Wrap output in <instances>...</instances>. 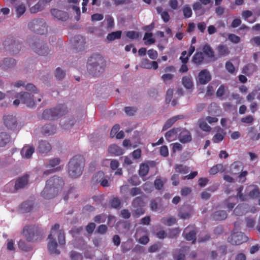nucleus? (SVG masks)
I'll use <instances>...</instances> for the list:
<instances>
[{
    "label": "nucleus",
    "mask_w": 260,
    "mask_h": 260,
    "mask_svg": "<svg viewBox=\"0 0 260 260\" xmlns=\"http://www.w3.org/2000/svg\"><path fill=\"white\" fill-rule=\"evenodd\" d=\"M174 77V75L171 74H165L161 76V78L165 84L169 83Z\"/></svg>",
    "instance_id": "52"
},
{
    "label": "nucleus",
    "mask_w": 260,
    "mask_h": 260,
    "mask_svg": "<svg viewBox=\"0 0 260 260\" xmlns=\"http://www.w3.org/2000/svg\"><path fill=\"white\" fill-rule=\"evenodd\" d=\"M35 152V147L32 145H25L21 150V155L23 158H30Z\"/></svg>",
    "instance_id": "12"
},
{
    "label": "nucleus",
    "mask_w": 260,
    "mask_h": 260,
    "mask_svg": "<svg viewBox=\"0 0 260 260\" xmlns=\"http://www.w3.org/2000/svg\"><path fill=\"white\" fill-rule=\"evenodd\" d=\"M28 182V176L25 175L17 179L15 184V189L16 190L24 188Z\"/></svg>",
    "instance_id": "15"
},
{
    "label": "nucleus",
    "mask_w": 260,
    "mask_h": 260,
    "mask_svg": "<svg viewBox=\"0 0 260 260\" xmlns=\"http://www.w3.org/2000/svg\"><path fill=\"white\" fill-rule=\"evenodd\" d=\"M183 13L185 18H189L192 15L191 9L188 6H185L183 9Z\"/></svg>",
    "instance_id": "51"
},
{
    "label": "nucleus",
    "mask_w": 260,
    "mask_h": 260,
    "mask_svg": "<svg viewBox=\"0 0 260 260\" xmlns=\"http://www.w3.org/2000/svg\"><path fill=\"white\" fill-rule=\"evenodd\" d=\"M218 51L219 54L221 56H225L230 53L228 47L222 45L218 47Z\"/></svg>",
    "instance_id": "41"
},
{
    "label": "nucleus",
    "mask_w": 260,
    "mask_h": 260,
    "mask_svg": "<svg viewBox=\"0 0 260 260\" xmlns=\"http://www.w3.org/2000/svg\"><path fill=\"white\" fill-rule=\"evenodd\" d=\"M3 121L5 126L8 129L13 132H18L22 127L15 115L12 114L6 115L3 117Z\"/></svg>",
    "instance_id": "6"
},
{
    "label": "nucleus",
    "mask_w": 260,
    "mask_h": 260,
    "mask_svg": "<svg viewBox=\"0 0 260 260\" xmlns=\"http://www.w3.org/2000/svg\"><path fill=\"white\" fill-rule=\"evenodd\" d=\"M121 204L120 200L118 198H114L110 202L111 206L112 208H117L119 207Z\"/></svg>",
    "instance_id": "54"
},
{
    "label": "nucleus",
    "mask_w": 260,
    "mask_h": 260,
    "mask_svg": "<svg viewBox=\"0 0 260 260\" xmlns=\"http://www.w3.org/2000/svg\"><path fill=\"white\" fill-rule=\"evenodd\" d=\"M176 221V219L175 217H171L167 219H163L162 222L169 226H171L174 224Z\"/></svg>",
    "instance_id": "56"
},
{
    "label": "nucleus",
    "mask_w": 260,
    "mask_h": 260,
    "mask_svg": "<svg viewBox=\"0 0 260 260\" xmlns=\"http://www.w3.org/2000/svg\"><path fill=\"white\" fill-rule=\"evenodd\" d=\"M26 90L30 91H32L34 94H37V96H38V94H40L38 92V91L35 86L31 83L27 84L26 85L25 84L24 86Z\"/></svg>",
    "instance_id": "47"
},
{
    "label": "nucleus",
    "mask_w": 260,
    "mask_h": 260,
    "mask_svg": "<svg viewBox=\"0 0 260 260\" xmlns=\"http://www.w3.org/2000/svg\"><path fill=\"white\" fill-rule=\"evenodd\" d=\"M28 26L31 30L41 35L46 31V23L43 19L33 20L28 23Z\"/></svg>",
    "instance_id": "8"
},
{
    "label": "nucleus",
    "mask_w": 260,
    "mask_h": 260,
    "mask_svg": "<svg viewBox=\"0 0 260 260\" xmlns=\"http://www.w3.org/2000/svg\"><path fill=\"white\" fill-rule=\"evenodd\" d=\"M109 152L115 155H120L123 154L124 150L116 145H111L109 147Z\"/></svg>",
    "instance_id": "23"
},
{
    "label": "nucleus",
    "mask_w": 260,
    "mask_h": 260,
    "mask_svg": "<svg viewBox=\"0 0 260 260\" xmlns=\"http://www.w3.org/2000/svg\"><path fill=\"white\" fill-rule=\"evenodd\" d=\"M83 167L84 162L81 156H76L73 157L69 162V175L72 178L78 177L82 174Z\"/></svg>",
    "instance_id": "5"
},
{
    "label": "nucleus",
    "mask_w": 260,
    "mask_h": 260,
    "mask_svg": "<svg viewBox=\"0 0 260 260\" xmlns=\"http://www.w3.org/2000/svg\"><path fill=\"white\" fill-rule=\"evenodd\" d=\"M176 172L186 174L188 172V168L182 165H176L175 167Z\"/></svg>",
    "instance_id": "43"
},
{
    "label": "nucleus",
    "mask_w": 260,
    "mask_h": 260,
    "mask_svg": "<svg viewBox=\"0 0 260 260\" xmlns=\"http://www.w3.org/2000/svg\"><path fill=\"white\" fill-rule=\"evenodd\" d=\"M204 53L208 57H212L214 56V52L211 48L208 45H205L203 48Z\"/></svg>",
    "instance_id": "44"
},
{
    "label": "nucleus",
    "mask_w": 260,
    "mask_h": 260,
    "mask_svg": "<svg viewBox=\"0 0 260 260\" xmlns=\"http://www.w3.org/2000/svg\"><path fill=\"white\" fill-rule=\"evenodd\" d=\"M241 164L238 162H234L231 166V171L232 174H237L240 170Z\"/></svg>",
    "instance_id": "42"
},
{
    "label": "nucleus",
    "mask_w": 260,
    "mask_h": 260,
    "mask_svg": "<svg viewBox=\"0 0 260 260\" xmlns=\"http://www.w3.org/2000/svg\"><path fill=\"white\" fill-rule=\"evenodd\" d=\"M33 205L34 204L32 201H28L22 203L21 206V210L23 212H30L32 209Z\"/></svg>",
    "instance_id": "34"
},
{
    "label": "nucleus",
    "mask_w": 260,
    "mask_h": 260,
    "mask_svg": "<svg viewBox=\"0 0 260 260\" xmlns=\"http://www.w3.org/2000/svg\"><path fill=\"white\" fill-rule=\"evenodd\" d=\"M56 127L53 125L52 124L49 123L45 125L42 127V132L45 135H50L54 134L56 132Z\"/></svg>",
    "instance_id": "22"
},
{
    "label": "nucleus",
    "mask_w": 260,
    "mask_h": 260,
    "mask_svg": "<svg viewBox=\"0 0 260 260\" xmlns=\"http://www.w3.org/2000/svg\"><path fill=\"white\" fill-rule=\"evenodd\" d=\"M126 36L129 39H135L139 37V34L135 31H128L126 32Z\"/></svg>",
    "instance_id": "59"
},
{
    "label": "nucleus",
    "mask_w": 260,
    "mask_h": 260,
    "mask_svg": "<svg viewBox=\"0 0 260 260\" xmlns=\"http://www.w3.org/2000/svg\"><path fill=\"white\" fill-rule=\"evenodd\" d=\"M257 70V67L254 63H248L244 67L242 70V73L249 76L252 75Z\"/></svg>",
    "instance_id": "17"
},
{
    "label": "nucleus",
    "mask_w": 260,
    "mask_h": 260,
    "mask_svg": "<svg viewBox=\"0 0 260 260\" xmlns=\"http://www.w3.org/2000/svg\"><path fill=\"white\" fill-rule=\"evenodd\" d=\"M105 163H110V167L112 170H114L118 168L119 164L118 161L115 159H106L105 160Z\"/></svg>",
    "instance_id": "45"
},
{
    "label": "nucleus",
    "mask_w": 260,
    "mask_h": 260,
    "mask_svg": "<svg viewBox=\"0 0 260 260\" xmlns=\"http://www.w3.org/2000/svg\"><path fill=\"white\" fill-rule=\"evenodd\" d=\"M38 232V227L35 225H28L24 227L22 234L27 241L34 240Z\"/></svg>",
    "instance_id": "10"
},
{
    "label": "nucleus",
    "mask_w": 260,
    "mask_h": 260,
    "mask_svg": "<svg viewBox=\"0 0 260 260\" xmlns=\"http://www.w3.org/2000/svg\"><path fill=\"white\" fill-rule=\"evenodd\" d=\"M204 59V55L202 52L196 53L192 58V61L196 63L199 64L202 62Z\"/></svg>",
    "instance_id": "40"
},
{
    "label": "nucleus",
    "mask_w": 260,
    "mask_h": 260,
    "mask_svg": "<svg viewBox=\"0 0 260 260\" xmlns=\"http://www.w3.org/2000/svg\"><path fill=\"white\" fill-rule=\"evenodd\" d=\"M143 189L147 192H150L153 189V185L151 183L146 182L143 186Z\"/></svg>",
    "instance_id": "62"
},
{
    "label": "nucleus",
    "mask_w": 260,
    "mask_h": 260,
    "mask_svg": "<svg viewBox=\"0 0 260 260\" xmlns=\"http://www.w3.org/2000/svg\"><path fill=\"white\" fill-rule=\"evenodd\" d=\"M225 68L226 70L232 74H236L235 68L232 62L228 61L225 63Z\"/></svg>",
    "instance_id": "50"
},
{
    "label": "nucleus",
    "mask_w": 260,
    "mask_h": 260,
    "mask_svg": "<svg viewBox=\"0 0 260 260\" xmlns=\"http://www.w3.org/2000/svg\"><path fill=\"white\" fill-rule=\"evenodd\" d=\"M220 171H224V169L222 165L219 164L212 167L209 173L211 175H215Z\"/></svg>",
    "instance_id": "37"
},
{
    "label": "nucleus",
    "mask_w": 260,
    "mask_h": 260,
    "mask_svg": "<svg viewBox=\"0 0 260 260\" xmlns=\"http://www.w3.org/2000/svg\"><path fill=\"white\" fill-rule=\"evenodd\" d=\"M246 240L247 237L241 232H235L228 238V241L233 245L241 244Z\"/></svg>",
    "instance_id": "11"
},
{
    "label": "nucleus",
    "mask_w": 260,
    "mask_h": 260,
    "mask_svg": "<svg viewBox=\"0 0 260 260\" xmlns=\"http://www.w3.org/2000/svg\"><path fill=\"white\" fill-rule=\"evenodd\" d=\"M60 162V159L58 158H54L50 159L48 162H46L44 165L46 168H54L58 165Z\"/></svg>",
    "instance_id": "30"
},
{
    "label": "nucleus",
    "mask_w": 260,
    "mask_h": 260,
    "mask_svg": "<svg viewBox=\"0 0 260 260\" xmlns=\"http://www.w3.org/2000/svg\"><path fill=\"white\" fill-rule=\"evenodd\" d=\"M228 39L232 43L235 44H237L240 42L241 39L238 36L230 34L228 35Z\"/></svg>",
    "instance_id": "49"
},
{
    "label": "nucleus",
    "mask_w": 260,
    "mask_h": 260,
    "mask_svg": "<svg viewBox=\"0 0 260 260\" xmlns=\"http://www.w3.org/2000/svg\"><path fill=\"white\" fill-rule=\"evenodd\" d=\"M132 204L135 207H141L143 206L144 203L141 197H137L133 201Z\"/></svg>",
    "instance_id": "53"
},
{
    "label": "nucleus",
    "mask_w": 260,
    "mask_h": 260,
    "mask_svg": "<svg viewBox=\"0 0 260 260\" xmlns=\"http://www.w3.org/2000/svg\"><path fill=\"white\" fill-rule=\"evenodd\" d=\"M183 234L185 238L187 240L190 241L194 239L196 236V233L193 230L189 231L188 228H186Z\"/></svg>",
    "instance_id": "33"
},
{
    "label": "nucleus",
    "mask_w": 260,
    "mask_h": 260,
    "mask_svg": "<svg viewBox=\"0 0 260 260\" xmlns=\"http://www.w3.org/2000/svg\"><path fill=\"white\" fill-rule=\"evenodd\" d=\"M65 75V73L59 68L56 70L55 77L58 79H62Z\"/></svg>",
    "instance_id": "60"
},
{
    "label": "nucleus",
    "mask_w": 260,
    "mask_h": 260,
    "mask_svg": "<svg viewBox=\"0 0 260 260\" xmlns=\"http://www.w3.org/2000/svg\"><path fill=\"white\" fill-rule=\"evenodd\" d=\"M182 118V116L178 115L168 119L164 124L162 130L165 131L172 126V125L178 120Z\"/></svg>",
    "instance_id": "25"
},
{
    "label": "nucleus",
    "mask_w": 260,
    "mask_h": 260,
    "mask_svg": "<svg viewBox=\"0 0 260 260\" xmlns=\"http://www.w3.org/2000/svg\"><path fill=\"white\" fill-rule=\"evenodd\" d=\"M237 202V199L236 197H230L225 201V204L229 210H232L235 207Z\"/></svg>",
    "instance_id": "29"
},
{
    "label": "nucleus",
    "mask_w": 260,
    "mask_h": 260,
    "mask_svg": "<svg viewBox=\"0 0 260 260\" xmlns=\"http://www.w3.org/2000/svg\"><path fill=\"white\" fill-rule=\"evenodd\" d=\"M225 86L223 85H221L216 92V95L218 98L222 96L225 92Z\"/></svg>",
    "instance_id": "63"
},
{
    "label": "nucleus",
    "mask_w": 260,
    "mask_h": 260,
    "mask_svg": "<svg viewBox=\"0 0 260 260\" xmlns=\"http://www.w3.org/2000/svg\"><path fill=\"white\" fill-rule=\"evenodd\" d=\"M42 97L41 94H38V96H35L27 92H21L16 94V100L14 101L13 104L17 106L21 102L27 107L31 108L34 106L35 103L41 101Z\"/></svg>",
    "instance_id": "3"
},
{
    "label": "nucleus",
    "mask_w": 260,
    "mask_h": 260,
    "mask_svg": "<svg viewBox=\"0 0 260 260\" xmlns=\"http://www.w3.org/2000/svg\"><path fill=\"white\" fill-rule=\"evenodd\" d=\"M227 217V213L225 211L219 210L215 212L213 214V218L215 220H223Z\"/></svg>",
    "instance_id": "27"
},
{
    "label": "nucleus",
    "mask_w": 260,
    "mask_h": 260,
    "mask_svg": "<svg viewBox=\"0 0 260 260\" xmlns=\"http://www.w3.org/2000/svg\"><path fill=\"white\" fill-rule=\"evenodd\" d=\"M259 194L258 189L255 187L253 189L250 190L249 196L251 198H255L258 197Z\"/></svg>",
    "instance_id": "58"
},
{
    "label": "nucleus",
    "mask_w": 260,
    "mask_h": 260,
    "mask_svg": "<svg viewBox=\"0 0 260 260\" xmlns=\"http://www.w3.org/2000/svg\"><path fill=\"white\" fill-rule=\"evenodd\" d=\"M148 55L151 59H155L158 56L157 52L154 49H150L148 51Z\"/></svg>",
    "instance_id": "61"
},
{
    "label": "nucleus",
    "mask_w": 260,
    "mask_h": 260,
    "mask_svg": "<svg viewBox=\"0 0 260 260\" xmlns=\"http://www.w3.org/2000/svg\"><path fill=\"white\" fill-rule=\"evenodd\" d=\"M121 36V31L120 30L112 32L108 35L107 39L108 41H112L115 39H120Z\"/></svg>",
    "instance_id": "36"
},
{
    "label": "nucleus",
    "mask_w": 260,
    "mask_h": 260,
    "mask_svg": "<svg viewBox=\"0 0 260 260\" xmlns=\"http://www.w3.org/2000/svg\"><path fill=\"white\" fill-rule=\"evenodd\" d=\"M51 150V146L48 142L45 141H41L39 142L38 150L40 153H47L49 152Z\"/></svg>",
    "instance_id": "19"
},
{
    "label": "nucleus",
    "mask_w": 260,
    "mask_h": 260,
    "mask_svg": "<svg viewBox=\"0 0 260 260\" xmlns=\"http://www.w3.org/2000/svg\"><path fill=\"white\" fill-rule=\"evenodd\" d=\"M5 49L13 54L18 53L21 48L20 44L13 38H7L3 43Z\"/></svg>",
    "instance_id": "9"
},
{
    "label": "nucleus",
    "mask_w": 260,
    "mask_h": 260,
    "mask_svg": "<svg viewBox=\"0 0 260 260\" xmlns=\"http://www.w3.org/2000/svg\"><path fill=\"white\" fill-rule=\"evenodd\" d=\"M187 249L185 247L183 248L181 251L178 250L175 251L174 253V258L175 260H184L185 254L184 252Z\"/></svg>",
    "instance_id": "35"
},
{
    "label": "nucleus",
    "mask_w": 260,
    "mask_h": 260,
    "mask_svg": "<svg viewBox=\"0 0 260 260\" xmlns=\"http://www.w3.org/2000/svg\"><path fill=\"white\" fill-rule=\"evenodd\" d=\"M211 79V75L206 69L202 70L198 76L199 82L202 84H206L210 81Z\"/></svg>",
    "instance_id": "13"
},
{
    "label": "nucleus",
    "mask_w": 260,
    "mask_h": 260,
    "mask_svg": "<svg viewBox=\"0 0 260 260\" xmlns=\"http://www.w3.org/2000/svg\"><path fill=\"white\" fill-rule=\"evenodd\" d=\"M181 131L179 128H173L167 132L165 134V138L169 142L174 141L178 138V133Z\"/></svg>",
    "instance_id": "14"
},
{
    "label": "nucleus",
    "mask_w": 260,
    "mask_h": 260,
    "mask_svg": "<svg viewBox=\"0 0 260 260\" xmlns=\"http://www.w3.org/2000/svg\"><path fill=\"white\" fill-rule=\"evenodd\" d=\"M190 215V212L189 211H184L181 210L178 213V216L183 219H186L189 217Z\"/></svg>",
    "instance_id": "57"
},
{
    "label": "nucleus",
    "mask_w": 260,
    "mask_h": 260,
    "mask_svg": "<svg viewBox=\"0 0 260 260\" xmlns=\"http://www.w3.org/2000/svg\"><path fill=\"white\" fill-rule=\"evenodd\" d=\"M106 20L107 21L108 28H112L114 25V21L113 18L111 16L108 15L106 17Z\"/></svg>",
    "instance_id": "64"
},
{
    "label": "nucleus",
    "mask_w": 260,
    "mask_h": 260,
    "mask_svg": "<svg viewBox=\"0 0 260 260\" xmlns=\"http://www.w3.org/2000/svg\"><path fill=\"white\" fill-rule=\"evenodd\" d=\"M63 185L64 182L62 178L54 176L46 181L41 195L45 199L53 198L62 189Z\"/></svg>",
    "instance_id": "1"
},
{
    "label": "nucleus",
    "mask_w": 260,
    "mask_h": 260,
    "mask_svg": "<svg viewBox=\"0 0 260 260\" xmlns=\"http://www.w3.org/2000/svg\"><path fill=\"white\" fill-rule=\"evenodd\" d=\"M17 15L20 17L23 15L26 11V8L23 4L19 5L16 7Z\"/></svg>",
    "instance_id": "48"
},
{
    "label": "nucleus",
    "mask_w": 260,
    "mask_h": 260,
    "mask_svg": "<svg viewBox=\"0 0 260 260\" xmlns=\"http://www.w3.org/2000/svg\"><path fill=\"white\" fill-rule=\"evenodd\" d=\"M225 134L217 133L213 137L212 141L214 143H218L220 142L224 138Z\"/></svg>",
    "instance_id": "46"
},
{
    "label": "nucleus",
    "mask_w": 260,
    "mask_h": 260,
    "mask_svg": "<svg viewBox=\"0 0 260 260\" xmlns=\"http://www.w3.org/2000/svg\"><path fill=\"white\" fill-rule=\"evenodd\" d=\"M149 166L147 164H142L140 166L139 175L141 177L145 176L148 173Z\"/></svg>",
    "instance_id": "38"
},
{
    "label": "nucleus",
    "mask_w": 260,
    "mask_h": 260,
    "mask_svg": "<svg viewBox=\"0 0 260 260\" xmlns=\"http://www.w3.org/2000/svg\"><path fill=\"white\" fill-rule=\"evenodd\" d=\"M59 225L55 224L51 229L50 234L48 236L49 242L48 244V250L52 254H58L60 252L56 248L57 244L55 241L56 237H58V241L59 244L64 245L66 243L63 232L59 230Z\"/></svg>",
    "instance_id": "2"
},
{
    "label": "nucleus",
    "mask_w": 260,
    "mask_h": 260,
    "mask_svg": "<svg viewBox=\"0 0 260 260\" xmlns=\"http://www.w3.org/2000/svg\"><path fill=\"white\" fill-rule=\"evenodd\" d=\"M143 40L145 41V44L150 45L155 43V40L153 38V34L151 32H146L144 35Z\"/></svg>",
    "instance_id": "28"
},
{
    "label": "nucleus",
    "mask_w": 260,
    "mask_h": 260,
    "mask_svg": "<svg viewBox=\"0 0 260 260\" xmlns=\"http://www.w3.org/2000/svg\"><path fill=\"white\" fill-rule=\"evenodd\" d=\"M45 6L44 1H39L37 3L30 8V11L31 13H36L43 9Z\"/></svg>",
    "instance_id": "24"
},
{
    "label": "nucleus",
    "mask_w": 260,
    "mask_h": 260,
    "mask_svg": "<svg viewBox=\"0 0 260 260\" xmlns=\"http://www.w3.org/2000/svg\"><path fill=\"white\" fill-rule=\"evenodd\" d=\"M248 212V205L245 204L238 205L234 210V213L236 215H242Z\"/></svg>",
    "instance_id": "20"
},
{
    "label": "nucleus",
    "mask_w": 260,
    "mask_h": 260,
    "mask_svg": "<svg viewBox=\"0 0 260 260\" xmlns=\"http://www.w3.org/2000/svg\"><path fill=\"white\" fill-rule=\"evenodd\" d=\"M15 60L11 58H5L3 60L4 67L6 68L13 67L15 64Z\"/></svg>",
    "instance_id": "39"
},
{
    "label": "nucleus",
    "mask_w": 260,
    "mask_h": 260,
    "mask_svg": "<svg viewBox=\"0 0 260 260\" xmlns=\"http://www.w3.org/2000/svg\"><path fill=\"white\" fill-rule=\"evenodd\" d=\"M151 61L148 59H144L141 61V67L144 69H151Z\"/></svg>",
    "instance_id": "55"
},
{
    "label": "nucleus",
    "mask_w": 260,
    "mask_h": 260,
    "mask_svg": "<svg viewBox=\"0 0 260 260\" xmlns=\"http://www.w3.org/2000/svg\"><path fill=\"white\" fill-rule=\"evenodd\" d=\"M182 82L183 86L187 89H190L193 86V82L190 76L183 77Z\"/></svg>",
    "instance_id": "26"
},
{
    "label": "nucleus",
    "mask_w": 260,
    "mask_h": 260,
    "mask_svg": "<svg viewBox=\"0 0 260 260\" xmlns=\"http://www.w3.org/2000/svg\"><path fill=\"white\" fill-rule=\"evenodd\" d=\"M51 13L52 16L60 20L65 21L68 18V14L62 11L53 9L51 10Z\"/></svg>",
    "instance_id": "16"
},
{
    "label": "nucleus",
    "mask_w": 260,
    "mask_h": 260,
    "mask_svg": "<svg viewBox=\"0 0 260 260\" xmlns=\"http://www.w3.org/2000/svg\"><path fill=\"white\" fill-rule=\"evenodd\" d=\"M31 48L34 50H35L37 53H38L40 55H44L46 53L45 47L41 45L40 43H38L36 45H32Z\"/></svg>",
    "instance_id": "32"
},
{
    "label": "nucleus",
    "mask_w": 260,
    "mask_h": 260,
    "mask_svg": "<svg viewBox=\"0 0 260 260\" xmlns=\"http://www.w3.org/2000/svg\"><path fill=\"white\" fill-rule=\"evenodd\" d=\"M200 128L203 131L209 132L211 131V127L207 124L205 119H201L199 120Z\"/></svg>",
    "instance_id": "31"
},
{
    "label": "nucleus",
    "mask_w": 260,
    "mask_h": 260,
    "mask_svg": "<svg viewBox=\"0 0 260 260\" xmlns=\"http://www.w3.org/2000/svg\"><path fill=\"white\" fill-rule=\"evenodd\" d=\"M106 63L103 57L100 55L92 56L88 61L87 70L93 76H99L105 68Z\"/></svg>",
    "instance_id": "4"
},
{
    "label": "nucleus",
    "mask_w": 260,
    "mask_h": 260,
    "mask_svg": "<svg viewBox=\"0 0 260 260\" xmlns=\"http://www.w3.org/2000/svg\"><path fill=\"white\" fill-rule=\"evenodd\" d=\"M10 136L6 132L0 133V147H5L10 142Z\"/></svg>",
    "instance_id": "21"
},
{
    "label": "nucleus",
    "mask_w": 260,
    "mask_h": 260,
    "mask_svg": "<svg viewBox=\"0 0 260 260\" xmlns=\"http://www.w3.org/2000/svg\"><path fill=\"white\" fill-rule=\"evenodd\" d=\"M178 135L179 141L183 143L188 142L191 140V136L189 132L185 129H181Z\"/></svg>",
    "instance_id": "18"
},
{
    "label": "nucleus",
    "mask_w": 260,
    "mask_h": 260,
    "mask_svg": "<svg viewBox=\"0 0 260 260\" xmlns=\"http://www.w3.org/2000/svg\"><path fill=\"white\" fill-rule=\"evenodd\" d=\"M66 110L62 106L57 108L45 110L42 115V118L47 120H53L63 115Z\"/></svg>",
    "instance_id": "7"
}]
</instances>
